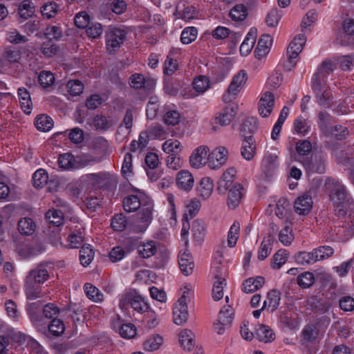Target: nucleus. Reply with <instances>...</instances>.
Listing matches in <instances>:
<instances>
[{
  "label": "nucleus",
  "instance_id": "61",
  "mask_svg": "<svg viewBox=\"0 0 354 354\" xmlns=\"http://www.w3.org/2000/svg\"><path fill=\"white\" fill-rule=\"evenodd\" d=\"M136 292H125L119 295V307L125 310L131 307Z\"/></svg>",
  "mask_w": 354,
  "mask_h": 354
},
{
  "label": "nucleus",
  "instance_id": "19",
  "mask_svg": "<svg viewBox=\"0 0 354 354\" xmlns=\"http://www.w3.org/2000/svg\"><path fill=\"white\" fill-rule=\"evenodd\" d=\"M187 304L182 300H178L173 309V320L176 325H182L188 319L189 312Z\"/></svg>",
  "mask_w": 354,
  "mask_h": 354
},
{
  "label": "nucleus",
  "instance_id": "6",
  "mask_svg": "<svg viewBox=\"0 0 354 354\" xmlns=\"http://www.w3.org/2000/svg\"><path fill=\"white\" fill-rule=\"evenodd\" d=\"M126 39V32L119 28H111L106 35V48L110 53L117 52Z\"/></svg>",
  "mask_w": 354,
  "mask_h": 354
},
{
  "label": "nucleus",
  "instance_id": "38",
  "mask_svg": "<svg viewBox=\"0 0 354 354\" xmlns=\"http://www.w3.org/2000/svg\"><path fill=\"white\" fill-rule=\"evenodd\" d=\"M318 125L322 132L328 136L330 133V127L332 124V117L326 111H321L318 113Z\"/></svg>",
  "mask_w": 354,
  "mask_h": 354
},
{
  "label": "nucleus",
  "instance_id": "39",
  "mask_svg": "<svg viewBox=\"0 0 354 354\" xmlns=\"http://www.w3.org/2000/svg\"><path fill=\"white\" fill-rule=\"evenodd\" d=\"M84 290L86 297L94 302H101L104 299L102 292L91 283H86L84 286Z\"/></svg>",
  "mask_w": 354,
  "mask_h": 354
},
{
  "label": "nucleus",
  "instance_id": "21",
  "mask_svg": "<svg viewBox=\"0 0 354 354\" xmlns=\"http://www.w3.org/2000/svg\"><path fill=\"white\" fill-rule=\"evenodd\" d=\"M313 204L312 197L309 194H302L295 201V211L299 215H306L310 212Z\"/></svg>",
  "mask_w": 354,
  "mask_h": 354
},
{
  "label": "nucleus",
  "instance_id": "52",
  "mask_svg": "<svg viewBox=\"0 0 354 354\" xmlns=\"http://www.w3.org/2000/svg\"><path fill=\"white\" fill-rule=\"evenodd\" d=\"M94 257V252L90 245H84L80 250V261L83 266L90 264Z\"/></svg>",
  "mask_w": 354,
  "mask_h": 354
},
{
  "label": "nucleus",
  "instance_id": "59",
  "mask_svg": "<svg viewBox=\"0 0 354 354\" xmlns=\"http://www.w3.org/2000/svg\"><path fill=\"white\" fill-rule=\"evenodd\" d=\"M193 237L196 241L201 242L205 235V227L203 222L196 220L192 225Z\"/></svg>",
  "mask_w": 354,
  "mask_h": 354
},
{
  "label": "nucleus",
  "instance_id": "64",
  "mask_svg": "<svg viewBox=\"0 0 354 354\" xmlns=\"http://www.w3.org/2000/svg\"><path fill=\"white\" fill-rule=\"evenodd\" d=\"M343 28L345 37H348V41L344 43L348 44L354 42V19H348L344 21Z\"/></svg>",
  "mask_w": 354,
  "mask_h": 354
},
{
  "label": "nucleus",
  "instance_id": "25",
  "mask_svg": "<svg viewBox=\"0 0 354 354\" xmlns=\"http://www.w3.org/2000/svg\"><path fill=\"white\" fill-rule=\"evenodd\" d=\"M244 195V188L241 184H235L230 189L227 205L231 209L236 208Z\"/></svg>",
  "mask_w": 354,
  "mask_h": 354
},
{
  "label": "nucleus",
  "instance_id": "5",
  "mask_svg": "<svg viewBox=\"0 0 354 354\" xmlns=\"http://www.w3.org/2000/svg\"><path fill=\"white\" fill-rule=\"evenodd\" d=\"M153 206L152 204L143 205L131 224V230L136 233H143L153 220Z\"/></svg>",
  "mask_w": 354,
  "mask_h": 354
},
{
  "label": "nucleus",
  "instance_id": "18",
  "mask_svg": "<svg viewBox=\"0 0 354 354\" xmlns=\"http://www.w3.org/2000/svg\"><path fill=\"white\" fill-rule=\"evenodd\" d=\"M232 309L230 307H224L221 310L218 319L214 325V330L219 335L224 333L225 326L229 325L233 319Z\"/></svg>",
  "mask_w": 354,
  "mask_h": 354
},
{
  "label": "nucleus",
  "instance_id": "42",
  "mask_svg": "<svg viewBox=\"0 0 354 354\" xmlns=\"http://www.w3.org/2000/svg\"><path fill=\"white\" fill-rule=\"evenodd\" d=\"M273 240L270 237L263 238L260 245L257 258L260 261L266 259L271 253L272 250Z\"/></svg>",
  "mask_w": 354,
  "mask_h": 354
},
{
  "label": "nucleus",
  "instance_id": "53",
  "mask_svg": "<svg viewBox=\"0 0 354 354\" xmlns=\"http://www.w3.org/2000/svg\"><path fill=\"white\" fill-rule=\"evenodd\" d=\"M198 30L195 27H187L181 32L180 41L183 44H189L197 37Z\"/></svg>",
  "mask_w": 354,
  "mask_h": 354
},
{
  "label": "nucleus",
  "instance_id": "23",
  "mask_svg": "<svg viewBox=\"0 0 354 354\" xmlns=\"http://www.w3.org/2000/svg\"><path fill=\"white\" fill-rule=\"evenodd\" d=\"M272 41V37L270 35H263L254 50L256 57L258 59L265 57L270 50Z\"/></svg>",
  "mask_w": 354,
  "mask_h": 354
},
{
  "label": "nucleus",
  "instance_id": "32",
  "mask_svg": "<svg viewBox=\"0 0 354 354\" xmlns=\"http://www.w3.org/2000/svg\"><path fill=\"white\" fill-rule=\"evenodd\" d=\"M281 300V294L276 290L270 291L267 295V299L263 302L262 308L273 312L277 309Z\"/></svg>",
  "mask_w": 354,
  "mask_h": 354
},
{
  "label": "nucleus",
  "instance_id": "33",
  "mask_svg": "<svg viewBox=\"0 0 354 354\" xmlns=\"http://www.w3.org/2000/svg\"><path fill=\"white\" fill-rule=\"evenodd\" d=\"M257 338L263 342L268 343L275 339V333L268 326L260 324L256 329Z\"/></svg>",
  "mask_w": 354,
  "mask_h": 354
},
{
  "label": "nucleus",
  "instance_id": "58",
  "mask_svg": "<svg viewBox=\"0 0 354 354\" xmlns=\"http://www.w3.org/2000/svg\"><path fill=\"white\" fill-rule=\"evenodd\" d=\"M46 218L56 226L62 225L64 222L63 213L57 209H49L46 214Z\"/></svg>",
  "mask_w": 354,
  "mask_h": 354
},
{
  "label": "nucleus",
  "instance_id": "31",
  "mask_svg": "<svg viewBox=\"0 0 354 354\" xmlns=\"http://www.w3.org/2000/svg\"><path fill=\"white\" fill-rule=\"evenodd\" d=\"M14 339L21 344H26L27 346H30L31 348L36 350L38 354H48L46 352L41 351V346L36 340L29 336H26L22 333L15 334Z\"/></svg>",
  "mask_w": 354,
  "mask_h": 354
},
{
  "label": "nucleus",
  "instance_id": "51",
  "mask_svg": "<svg viewBox=\"0 0 354 354\" xmlns=\"http://www.w3.org/2000/svg\"><path fill=\"white\" fill-rule=\"evenodd\" d=\"M201 204L198 198H192L186 205V210L184 214L183 218L188 220L196 215L201 208Z\"/></svg>",
  "mask_w": 354,
  "mask_h": 354
},
{
  "label": "nucleus",
  "instance_id": "20",
  "mask_svg": "<svg viewBox=\"0 0 354 354\" xmlns=\"http://www.w3.org/2000/svg\"><path fill=\"white\" fill-rule=\"evenodd\" d=\"M57 163L63 170H73L83 167L82 164L72 153H65L59 155Z\"/></svg>",
  "mask_w": 354,
  "mask_h": 354
},
{
  "label": "nucleus",
  "instance_id": "35",
  "mask_svg": "<svg viewBox=\"0 0 354 354\" xmlns=\"http://www.w3.org/2000/svg\"><path fill=\"white\" fill-rule=\"evenodd\" d=\"M306 41V36L304 32L297 35L290 43L288 48L287 53L296 54L298 55L301 53Z\"/></svg>",
  "mask_w": 354,
  "mask_h": 354
},
{
  "label": "nucleus",
  "instance_id": "9",
  "mask_svg": "<svg viewBox=\"0 0 354 354\" xmlns=\"http://www.w3.org/2000/svg\"><path fill=\"white\" fill-rule=\"evenodd\" d=\"M147 204H151L149 202V198L142 192H138L136 194L128 196L124 199L123 206L126 212H132L136 211L139 207H142Z\"/></svg>",
  "mask_w": 354,
  "mask_h": 354
},
{
  "label": "nucleus",
  "instance_id": "47",
  "mask_svg": "<svg viewBox=\"0 0 354 354\" xmlns=\"http://www.w3.org/2000/svg\"><path fill=\"white\" fill-rule=\"evenodd\" d=\"M48 180V174L44 169H38L32 175V182L35 187H43L46 185Z\"/></svg>",
  "mask_w": 354,
  "mask_h": 354
},
{
  "label": "nucleus",
  "instance_id": "12",
  "mask_svg": "<svg viewBox=\"0 0 354 354\" xmlns=\"http://www.w3.org/2000/svg\"><path fill=\"white\" fill-rule=\"evenodd\" d=\"M49 278V273L44 264H39L31 270L26 277L27 284H41Z\"/></svg>",
  "mask_w": 354,
  "mask_h": 354
},
{
  "label": "nucleus",
  "instance_id": "3",
  "mask_svg": "<svg viewBox=\"0 0 354 354\" xmlns=\"http://www.w3.org/2000/svg\"><path fill=\"white\" fill-rule=\"evenodd\" d=\"M115 183V177L108 172H99L84 175L80 178V185L89 190L105 189Z\"/></svg>",
  "mask_w": 354,
  "mask_h": 354
},
{
  "label": "nucleus",
  "instance_id": "41",
  "mask_svg": "<svg viewBox=\"0 0 354 354\" xmlns=\"http://www.w3.org/2000/svg\"><path fill=\"white\" fill-rule=\"evenodd\" d=\"M36 228L35 222L30 218H23L18 222V230L21 234L29 236L34 233Z\"/></svg>",
  "mask_w": 354,
  "mask_h": 354
},
{
  "label": "nucleus",
  "instance_id": "14",
  "mask_svg": "<svg viewBox=\"0 0 354 354\" xmlns=\"http://www.w3.org/2000/svg\"><path fill=\"white\" fill-rule=\"evenodd\" d=\"M237 112V106L230 104L225 106L221 111L216 113L214 120L216 124L221 126L229 125L234 119Z\"/></svg>",
  "mask_w": 354,
  "mask_h": 354
},
{
  "label": "nucleus",
  "instance_id": "56",
  "mask_svg": "<svg viewBox=\"0 0 354 354\" xmlns=\"http://www.w3.org/2000/svg\"><path fill=\"white\" fill-rule=\"evenodd\" d=\"M55 80L54 74L48 71H41L38 76V81L43 88L52 86L54 84Z\"/></svg>",
  "mask_w": 354,
  "mask_h": 354
},
{
  "label": "nucleus",
  "instance_id": "46",
  "mask_svg": "<svg viewBox=\"0 0 354 354\" xmlns=\"http://www.w3.org/2000/svg\"><path fill=\"white\" fill-rule=\"evenodd\" d=\"M289 257V252L284 249L278 250L272 257L271 266L274 270L280 269L286 263Z\"/></svg>",
  "mask_w": 354,
  "mask_h": 354
},
{
  "label": "nucleus",
  "instance_id": "48",
  "mask_svg": "<svg viewBox=\"0 0 354 354\" xmlns=\"http://www.w3.org/2000/svg\"><path fill=\"white\" fill-rule=\"evenodd\" d=\"M333 253V248L328 245L320 246L313 250L315 262L328 259L331 257Z\"/></svg>",
  "mask_w": 354,
  "mask_h": 354
},
{
  "label": "nucleus",
  "instance_id": "22",
  "mask_svg": "<svg viewBox=\"0 0 354 354\" xmlns=\"http://www.w3.org/2000/svg\"><path fill=\"white\" fill-rule=\"evenodd\" d=\"M130 86L136 89L145 88L151 89L154 87L156 81L152 78H145L142 74L135 73L129 78Z\"/></svg>",
  "mask_w": 354,
  "mask_h": 354
},
{
  "label": "nucleus",
  "instance_id": "49",
  "mask_svg": "<svg viewBox=\"0 0 354 354\" xmlns=\"http://www.w3.org/2000/svg\"><path fill=\"white\" fill-rule=\"evenodd\" d=\"M193 87L198 94L205 93L210 88V82L207 77L199 75L193 81Z\"/></svg>",
  "mask_w": 354,
  "mask_h": 354
},
{
  "label": "nucleus",
  "instance_id": "7",
  "mask_svg": "<svg viewBox=\"0 0 354 354\" xmlns=\"http://www.w3.org/2000/svg\"><path fill=\"white\" fill-rule=\"evenodd\" d=\"M221 262H214L211 268V272L216 279L212 289V297L215 301H218L223 297V287L225 286V279L222 277L223 268Z\"/></svg>",
  "mask_w": 354,
  "mask_h": 354
},
{
  "label": "nucleus",
  "instance_id": "16",
  "mask_svg": "<svg viewBox=\"0 0 354 354\" xmlns=\"http://www.w3.org/2000/svg\"><path fill=\"white\" fill-rule=\"evenodd\" d=\"M176 184L178 189L188 192L194 187V178L189 170L182 169L176 174Z\"/></svg>",
  "mask_w": 354,
  "mask_h": 354
},
{
  "label": "nucleus",
  "instance_id": "40",
  "mask_svg": "<svg viewBox=\"0 0 354 354\" xmlns=\"http://www.w3.org/2000/svg\"><path fill=\"white\" fill-rule=\"evenodd\" d=\"M241 225L239 222L234 221L230 226L227 236V243L229 248H234L236 245L240 235Z\"/></svg>",
  "mask_w": 354,
  "mask_h": 354
},
{
  "label": "nucleus",
  "instance_id": "36",
  "mask_svg": "<svg viewBox=\"0 0 354 354\" xmlns=\"http://www.w3.org/2000/svg\"><path fill=\"white\" fill-rule=\"evenodd\" d=\"M92 123L97 130L106 131L115 124L116 122L103 115H96L93 117Z\"/></svg>",
  "mask_w": 354,
  "mask_h": 354
},
{
  "label": "nucleus",
  "instance_id": "37",
  "mask_svg": "<svg viewBox=\"0 0 354 354\" xmlns=\"http://www.w3.org/2000/svg\"><path fill=\"white\" fill-rule=\"evenodd\" d=\"M264 278L262 277L249 278L243 282L242 290L246 293L254 292L260 288L264 284Z\"/></svg>",
  "mask_w": 354,
  "mask_h": 354
},
{
  "label": "nucleus",
  "instance_id": "54",
  "mask_svg": "<svg viewBox=\"0 0 354 354\" xmlns=\"http://www.w3.org/2000/svg\"><path fill=\"white\" fill-rule=\"evenodd\" d=\"M310 131V126L308 125L306 120L302 117H298L293 123V133L298 135L305 136Z\"/></svg>",
  "mask_w": 354,
  "mask_h": 354
},
{
  "label": "nucleus",
  "instance_id": "13",
  "mask_svg": "<svg viewBox=\"0 0 354 354\" xmlns=\"http://www.w3.org/2000/svg\"><path fill=\"white\" fill-rule=\"evenodd\" d=\"M274 96L270 91L263 92L260 96L258 109L259 113L263 118L268 117L274 106Z\"/></svg>",
  "mask_w": 354,
  "mask_h": 354
},
{
  "label": "nucleus",
  "instance_id": "29",
  "mask_svg": "<svg viewBox=\"0 0 354 354\" xmlns=\"http://www.w3.org/2000/svg\"><path fill=\"white\" fill-rule=\"evenodd\" d=\"M235 174L236 170L234 168H229L223 173L218 183V191L221 194H225L230 189L234 181Z\"/></svg>",
  "mask_w": 354,
  "mask_h": 354
},
{
  "label": "nucleus",
  "instance_id": "17",
  "mask_svg": "<svg viewBox=\"0 0 354 354\" xmlns=\"http://www.w3.org/2000/svg\"><path fill=\"white\" fill-rule=\"evenodd\" d=\"M159 245V243L153 240L141 241L137 247L138 254L143 259H149L156 254Z\"/></svg>",
  "mask_w": 354,
  "mask_h": 354
},
{
  "label": "nucleus",
  "instance_id": "26",
  "mask_svg": "<svg viewBox=\"0 0 354 354\" xmlns=\"http://www.w3.org/2000/svg\"><path fill=\"white\" fill-rule=\"evenodd\" d=\"M256 142L252 136L245 137L241 145V154L246 160H251L256 153Z\"/></svg>",
  "mask_w": 354,
  "mask_h": 354
},
{
  "label": "nucleus",
  "instance_id": "8",
  "mask_svg": "<svg viewBox=\"0 0 354 354\" xmlns=\"http://www.w3.org/2000/svg\"><path fill=\"white\" fill-rule=\"evenodd\" d=\"M209 149L207 146L201 145L196 147L189 156V162L192 168L200 169L208 165Z\"/></svg>",
  "mask_w": 354,
  "mask_h": 354
},
{
  "label": "nucleus",
  "instance_id": "1",
  "mask_svg": "<svg viewBox=\"0 0 354 354\" xmlns=\"http://www.w3.org/2000/svg\"><path fill=\"white\" fill-rule=\"evenodd\" d=\"M326 189L329 193L330 201L333 203L335 214L339 216L348 215L353 216L351 221V236L354 234V201L348 194L346 187L338 180L328 178L326 181Z\"/></svg>",
  "mask_w": 354,
  "mask_h": 354
},
{
  "label": "nucleus",
  "instance_id": "57",
  "mask_svg": "<svg viewBox=\"0 0 354 354\" xmlns=\"http://www.w3.org/2000/svg\"><path fill=\"white\" fill-rule=\"evenodd\" d=\"M131 307L135 311L140 314L145 313V312L149 308L148 304L145 301L144 298L137 292L136 293Z\"/></svg>",
  "mask_w": 354,
  "mask_h": 354
},
{
  "label": "nucleus",
  "instance_id": "4",
  "mask_svg": "<svg viewBox=\"0 0 354 354\" xmlns=\"http://www.w3.org/2000/svg\"><path fill=\"white\" fill-rule=\"evenodd\" d=\"M248 73L244 70L239 71L234 75L227 91L223 95L222 100L225 103L233 101L246 85Z\"/></svg>",
  "mask_w": 354,
  "mask_h": 354
},
{
  "label": "nucleus",
  "instance_id": "63",
  "mask_svg": "<svg viewBox=\"0 0 354 354\" xmlns=\"http://www.w3.org/2000/svg\"><path fill=\"white\" fill-rule=\"evenodd\" d=\"M58 10L59 6L56 3L48 2L41 7V12L44 18L50 19L57 15Z\"/></svg>",
  "mask_w": 354,
  "mask_h": 354
},
{
  "label": "nucleus",
  "instance_id": "44",
  "mask_svg": "<svg viewBox=\"0 0 354 354\" xmlns=\"http://www.w3.org/2000/svg\"><path fill=\"white\" fill-rule=\"evenodd\" d=\"M35 125L41 131H48L53 127V119L46 115H40L35 118Z\"/></svg>",
  "mask_w": 354,
  "mask_h": 354
},
{
  "label": "nucleus",
  "instance_id": "45",
  "mask_svg": "<svg viewBox=\"0 0 354 354\" xmlns=\"http://www.w3.org/2000/svg\"><path fill=\"white\" fill-rule=\"evenodd\" d=\"M162 151L169 154L180 153L183 149V147L178 140L168 139L162 145Z\"/></svg>",
  "mask_w": 354,
  "mask_h": 354
},
{
  "label": "nucleus",
  "instance_id": "55",
  "mask_svg": "<svg viewBox=\"0 0 354 354\" xmlns=\"http://www.w3.org/2000/svg\"><path fill=\"white\" fill-rule=\"evenodd\" d=\"M247 15V8L243 4L236 5L230 12V16L234 21H243L245 19Z\"/></svg>",
  "mask_w": 354,
  "mask_h": 354
},
{
  "label": "nucleus",
  "instance_id": "50",
  "mask_svg": "<svg viewBox=\"0 0 354 354\" xmlns=\"http://www.w3.org/2000/svg\"><path fill=\"white\" fill-rule=\"evenodd\" d=\"M167 201L169 204L167 217L169 224L174 226L176 223V210L175 205V197L174 194L169 193L167 194Z\"/></svg>",
  "mask_w": 354,
  "mask_h": 354
},
{
  "label": "nucleus",
  "instance_id": "62",
  "mask_svg": "<svg viewBox=\"0 0 354 354\" xmlns=\"http://www.w3.org/2000/svg\"><path fill=\"white\" fill-rule=\"evenodd\" d=\"M294 234L292 229L286 225L279 232V239L285 246L290 245L294 240Z\"/></svg>",
  "mask_w": 354,
  "mask_h": 354
},
{
  "label": "nucleus",
  "instance_id": "15",
  "mask_svg": "<svg viewBox=\"0 0 354 354\" xmlns=\"http://www.w3.org/2000/svg\"><path fill=\"white\" fill-rule=\"evenodd\" d=\"M278 154L279 151L274 149L273 152H266L263 156L261 162L262 171L266 176H271L278 168Z\"/></svg>",
  "mask_w": 354,
  "mask_h": 354
},
{
  "label": "nucleus",
  "instance_id": "27",
  "mask_svg": "<svg viewBox=\"0 0 354 354\" xmlns=\"http://www.w3.org/2000/svg\"><path fill=\"white\" fill-rule=\"evenodd\" d=\"M178 342L185 351H191L195 345V335L187 328L181 330L178 333Z\"/></svg>",
  "mask_w": 354,
  "mask_h": 354
},
{
  "label": "nucleus",
  "instance_id": "43",
  "mask_svg": "<svg viewBox=\"0 0 354 354\" xmlns=\"http://www.w3.org/2000/svg\"><path fill=\"white\" fill-rule=\"evenodd\" d=\"M163 344V337L160 335H153L143 343V348L146 351L152 352L158 350Z\"/></svg>",
  "mask_w": 354,
  "mask_h": 354
},
{
  "label": "nucleus",
  "instance_id": "2",
  "mask_svg": "<svg viewBox=\"0 0 354 354\" xmlns=\"http://www.w3.org/2000/svg\"><path fill=\"white\" fill-rule=\"evenodd\" d=\"M337 64V60L323 62L312 78V88L317 104L322 107H330L333 103L330 99L332 93L327 86L326 80L328 75L335 69Z\"/></svg>",
  "mask_w": 354,
  "mask_h": 354
},
{
  "label": "nucleus",
  "instance_id": "60",
  "mask_svg": "<svg viewBox=\"0 0 354 354\" xmlns=\"http://www.w3.org/2000/svg\"><path fill=\"white\" fill-rule=\"evenodd\" d=\"M35 12L33 3L28 0L24 1L19 6V15L25 19L30 17Z\"/></svg>",
  "mask_w": 354,
  "mask_h": 354
},
{
  "label": "nucleus",
  "instance_id": "11",
  "mask_svg": "<svg viewBox=\"0 0 354 354\" xmlns=\"http://www.w3.org/2000/svg\"><path fill=\"white\" fill-rule=\"evenodd\" d=\"M308 174H324L325 172V158L322 155H312L309 159L303 162Z\"/></svg>",
  "mask_w": 354,
  "mask_h": 354
},
{
  "label": "nucleus",
  "instance_id": "34",
  "mask_svg": "<svg viewBox=\"0 0 354 354\" xmlns=\"http://www.w3.org/2000/svg\"><path fill=\"white\" fill-rule=\"evenodd\" d=\"M213 188V181L208 177H204L201 180L197 187V192L201 198L207 199L212 195Z\"/></svg>",
  "mask_w": 354,
  "mask_h": 354
},
{
  "label": "nucleus",
  "instance_id": "28",
  "mask_svg": "<svg viewBox=\"0 0 354 354\" xmlns=\"http://www.w3.org/2000/svg\"><path fill=\"white\" fill-rule=\"evenodd\" d=\"M257 35V31L254 28H251L247 33L240 46V53L242 55L247 56L250 53L256 42Z\"/></svg>",
  "mask_w": 354,
  "mask_h": 354
},
{
  "label": "nucleus",
  "instance_id": "30",
  "mask_svg": "<svg viewBox=\"0 0 354 354\" xmlns=\"http://www.w3.org/2000/svg\"><path fill=\"white\" fill-rule=\"evenodd\" d=\"M17 93L21 109L26 114H30L32 110V103L29 92L21 87L18 88Z\"/></svg>",
  "mask_w": 354,
  "mask_h": 354
},
{
  "label": "nucleus",
  "instance_id": "24",
  "mask_svg": "<svg viewBox=\"0 0 354 354\" xmlns=\"http://www.w3.org/2000/svg\"><path fill=\"white\" fill-rule=\"evenodd\" d=\"M178 264L183 274L188 276L192 273L194 261L191 254L187 250H181L178 255Z\"/></svg>",
  "mask_w": 354,
  "mask_h": 354
},
{
  "label": "nucleus",
  "instance_id": "10",
  "mask_svg": "<svg viewBox=\"0 0 354 354\" xmlns=\"http://www.w3.org/2000/svg\"><path fill=\"white\" fill-rule=\"evenodd\" d=\"M227 157L228 150L225 147H216L209 154L208 167L212 169H218L225 164Z\"/></svg>",
  "mask_w": 354,
  "mask_h": 354
}]
</instances>
